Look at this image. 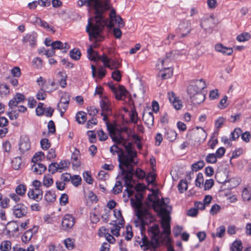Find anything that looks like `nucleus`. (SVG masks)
Here are the masks:
<instances>
[{"label": "nucleus", "instance_id": "f8f14e48", "mask_svg": "<svg viewBox=\"0 0 251 251\" xmlns=\"http://www.w3.org/2000/svg\"><path fill=\"white\" fill-rule=\"evenodd\" d=\"M37 34L35 32L26 34L24 36L22 42L24 44L29 43V46L34 47L36 45Z\"/></svg>", "mask_w": 251, "mask_h": 251}, {"label": "nucleus", "instance_id": "72a5a7b5", "mask_svg": "<svg viewBox=\"0 0 251 251\" xmlns=\"http://www.w3.org/2000/svg\"><path fill=\"white\" fill-rule=\"evenodd\" d=\"M70 55L72 59L77 60L80 57L81 52L79 50L75 48L70 51Z\"/></svg>", "mask_w": 251, "mask_h": 251}, {"label": "nucleus", "instance_id": "c85d7f7f", "mask_svg": "<svg viewBox=\"0 0 251 251\" xmlns=\"http://www.w3.org/2000/svg\"><path fill=\"white\" fill-rule=\"evenodd\" d=\"M176 136L177 133L175 130L169 129L166 130L164 138L169 141L173 142L176 140Z\"/></svg>", "mask_w": 251, "mask_h": 251}, {"label": "nucleus", "instance_id": "6e6552de", "mask_svg": "<svg viewBox=\"0 0 251 251\" xmlns=\"http://www.w3.org/2000/svg\"><path fill=\"white\" fill-rule=\"evenodd\" d=\"M75 222V218L72 215L65 214L62 220L61 229L65 231H68L72 228Z\"/></svg>", "mask_w": 251, "mask_h": 251}, {"label": "nucleus", "instance_id": "a211bd4d", "mask_svg": "<svg viewBox=\"0 0 251 251\" xmlns=\"http://www.w3.org/2000/svg\"><path fill=\"white\" fill-rule=\"evenodd\" d=\"M214 48L216 51L221 53L224 55H230L233 53L232 48L226 47L220 43L216 44L215 45Z\"/></svg>", "mask_w": 251, "mask_h": 251}, {"label": "nucleus", "instance_id": "473e14b6", "mask_svg": "<svg viewBox=\"0 0 251 251\" xmlns=\"http://www.w3.org/2000/svg\"><path fill=\"white\" fill-rule=\"evenodd\" d=\"M242 244L241 241H235L230 247L231 251H242Z\"/></svg>", "mask_w": 251, "mask_h": 251}, {"label": "nucleus", "instance_id": "393cba45", "mask_svg": "<svg viewBox=\"0 0 251 251\" xmlns=\"http://www.w3.org/2000/svg\"><path fill=\"white\" fill-rule=\"evenodd\" d=\"M87 55L90 60L93 61H96V60H100V58L101 57L96 51L93 50L92 46H90L87 49Z\"/></svg>", "mask_w": 251, "mask_h": 251}, {"label": "nucleus", "instance_id": "f257e3e1", "mask_svg": "<svg viewBox=\"0 0 251 251\" xmlns=\"http://www.w3.org/2000/svg\"><path fill=\"white\" fill-rule=\"evenodd\" d=\"M148 198L150 201L153 202L154 210L161 216V224L163 231L160 232L158 225H154L148 229L150 240L146 236H143L139 241H136L144 251L157 247L163 242L164 239H167L171 233L169 214L171 207L168 204L169 202V199H162L160 200L157 196L151 195H149Z\"/></svg>", "mask_w": 251, "mask_h": 251}, {"label": "nucleus", "instance_id": "4d7b16f0", "mask_svg": "<svg viewBox=\"0 0 251 251\" xmlns=\"http://www.w3.org/2000/svg\"><path fill=\"white\" fill-rule=\"evenodd\" d=\"M114 216H115V217L117 219L120 220V221L119 222V224L121 226H123L124 220L122 216V213H121V211L117 210L115 209L114 210Z\"/></svg>", "mask_w": 251, "mask_h": 251}, {"label": "nucleus", "instance_id": "e2e57ef3", "mask_svg": "<svg viewBox=\"0 0 251 251\" xmlns=\"http://www.w3.org/2000/svg\"><path fill=\"white\" fill-rule=\"evenodd\" d=\"M49 171L51 172L52 174L55 173L57 171H59L58 169V163L54 162L50 164L48 168Z\"/></svg>", "mask_w": 251, "mask_h": 251}, {"label": "nucleus", "instance_id": "dca6fc26", "mask_svg": "<svg viewBox=\"0 0 251 251\" xmlns=\"http://www.w3.org/2000/svg\"><path fill=\"white\" fill-rule=\"evenodd\" d=\"M200 25L205 32L210 33L213 26V20L211 18L203 19Z\"/></svg>", "mask_w": 251, "mask_h": 251}, {"label": "nucleus", "instance_id": "ea45409f", "mask_svg": "<svg viewBox=\"0 0 251 251\" xmlns=\"http://www.w3.org/2000/svg\"><path fill=\"white\" fill-rule=\"evenodd\" d=\"M123 186L121 181H117L112 189V192L114 194H118L122 191Z\"/></svg>", "mask_w": 251, "mask_h": 251}, {"label": "nucleus", "instance_id": "bb28decb", "mask_svg": "<svg viewBox=\"0 0 251 251\" xmlns=\"http://www.w3.org/2000/svg\"><path fill=\"white\" fill-rule=\"evenodd\" d=\"M53 89H49V88H41L36 94V98L38 100H44L47 97L46 92H51Z\"/></svg>", "mask_w": 251, "mask_h": 251}, {"label": "nucleus", "instance_id": "3c124183", "mask_svg": "<svg viewBox=\"0 0 251 251\" xmlns=\"http://www.w3.org/2000/svg\"><path fill=\"white\" fill-rule=\"evenodd\" d=\"M133 237V233L132 231V227L130 225H127L126 227V235L125 239L127 241H129Z\"/></svg>", "mask_w": 251, "mask_h": 251}, {"label": "nucleus", "instance_id": "338daca9", "mask_svg": "<svg viewBox=\"0 0 251 251\" xmlns=\"http://www.w3.org/2000/svg\"><path fill=\"white\" fill-rule=\"evenodd\" d=\"M226 231L225 227L224 226H220L217 229L216 236L221 238L224 236Z\"/></svg>", "mask_w": 251, "mask_h": 251}, {"label": "nucleus", "instance_id": "864d4df0", "mask_svg": "<svg viewBox=\"0 0 251 251\" xmlns=\"http://www.w3.org/2000/svg\"><path fill=\"white\" fill-rule=\"evenodd\" d=\"M71 181L74 186H78L81 183V178L79 176L75 175L72 176Z\"/></svg>", "mask_w": 251, "mask_h": 251}, {"label": "nucleus", "instance_id": "4be33fe9", "mask_svg": "<svg viewBox=\"0 0 251 251\" xmlns=\"http://www.w3.org/2000/svg\"><path fill=\"white\" fill-rule=\"evenodd\" d=\"M189 97L194 104H199L202 102L205 99V96L201 92L194 95V96H189Z\"/></svg>", "mask_w": 251, "mask_h": 251}, {"label": "nucleus", "instance_id": "774afa93", "mask_svg": "<svg viewBox=\"0 0 251 251\" xmlns=\"http://www.w3.org/2000/svg\"><path fill=\"white\" fill-rule=\"evenodd\" d=\"M221 206L217 204H215L211 207L210 213L211 215H214L219 212Z\"/></svg>", "mask_w": 251, "mask_h": 251}, {"label": "nucleus", "instance_id": "8fccbe9b", "mask_svg": "<svg viewBox=\"0 0 251 251\" xmlns=\"http://www.w3.org/2000/svg\"><path fill=\"white\" fill-rule=\"evenodd\" d=\"M53 183V180L51 176H45L43 179V184L44 186L48 187L51 186Z\"/></svg>", "mask_w": 251, "mask_h": 251}, {"label": "nucleus", "instance_id": "aec40b11", "mask_svg": "<svg viewBox=\"0 0 251 251\" xmlns=\"http://www.w3.org/2000/svg\"><path fill=\"white\" fill-rule=\"evenodd\" d=\"M117 100H121L126 96L127 91L123 86L120 85L113 92Z\"/></svg>", "mask_w": 251, "mask_h": 251}, {"label": "nucleus", "instance_id": "5701e85b", "mask_svg": "<svg viewBox=\"0 0 251 251\" xmlns=\"http://www.w3.org/2000/svg\"><path fill=\"white\" fill-rule=\"evenodd\" d=\"M162 79H165L171 77L173 75V70L170 66H166L162 70L160 71L158 75Z\"/></svg>", "mask_w": 251, "mask_h": 251}, {"label": "nucleus", "instance_id": "b1692460", "mask_svg": "<svg viewBox=\"0 0 251 251\" xmlns=\"http://www.w3.org/2000/svg\"><path fill=\"white\" fill-rule=\"evenodd\" d=\"M6 230L9 234H14L19 230V226L16 222H11L8 224Z\"/></svg>", "mask_w": 251, "mask_h": 251}, {"label": "nucleus", "instance_id": "09e8293b", "mask_svg": "<svg viewBox=\"0 0 251 251\" xmlns=\"http://www.w3.org/2000/svg\"><path fill=\"white\" fill-rule=\"evenodd\" d=\"M130 121L133 123H137L138 120V114L134 108H132L131 111L130 115Z\"/></svg>", "mask_w": 251, "mask_h": 251}, {"label": "nucleus", "instance_id": "f704fd0d", "mask_svg": "<svg viewBox=\"0 0 251 251\" xmlns=\"http://www.w3.org/2000/svg\"><path fill=\"white\" fill-rule=\"evenodd\" d=\"M241 133L242 130L240 128H235L234 131L230 133V140H236L239 137V136L241 134Z\"/></svg>", "mask_w": 251, "mask_h": 251}, {"label": "nucleus", "instance_id": "39448f33", "mask_svg": "<svg viewBox=\"0 0 251 251\" xmlns=\"http://www.w3.org/2000/svg\"><path fill=\"white\" fill-rule=\"evenodd\" d=\"M133 175V174L131 176V180H130V183H129L130 186L129 187L130 188H129V189H127V186L126 184V181L124 180V179L123 178L124 176H123L122 179L124 181L125 186H126V191L127 192L128 197H130V196H131L134 193V191L136 190L137 192L136 194L135 195L136 200H134V202H135V201H137V198L138 197L139 198L138 195H140L141 196V197L140 199V201L141 202V205H142L141 200H142L143 197H142V195H141V194L140 193V191L144 190L145 189V187H144V186H143V185H142L141 184H138L137 185H136L135 186V187H134V184L135 183V182L132 179ZM121 176H122L120 175V176L119 177H120Z\"/></svg>", "mask_w": 251, "mask_h": 251}, {"label": "nucleus", "instance_id": "9d476101", "mask_svg": "<svg viewBox=\"0 0 251 251\" xmlns=\"http://www.w3.org/2000/svg\"><path fill=\"white\" fill-rule=\"evenodd\" d=\"M174 51L170 52L166 54L165 58H162L158 60L156 65V67L159 71L162 70L164 68H166V66H170V63H171V59L174 58L172 56V54Z\"/></svg>", "mask_w": 251, "mask_h": 251}, {"label": "nucleus", "instance_id": "cd10ccee", "mask_svg": "<svg viewBox=\"0 0 251 251\" xmlns=\"http://www.w3.org/2000/svg\"><path fill=\"white\" fill-rule=\"evenodd\" d=\"M197 128L198 129H200L196 133L197 136L196 139L198 140V141L200 142L204 141L207 137V133L206 131L202 127H197Z\"/></svg>", "mask_w": 251, "mask_h": 251}, {"label": "nucleus", "instance_id": "603ef678", "mask_svg": "<svg viewBox=\"0 0 251 251\" xmlns=\"http://www.w3.org/2000/svg\"><path fill=\"white\" fill-rule=\"evenodd\" d=\"M58 76L61 77V79L60 81V85L62 88H64L66 87L67 85L66 78L67 77V75L65 73L62 72H59L58 74Z\"/></svg>", "mask_w": 251, "mask_h": 251}, {"label": "nucleus", "instance_id": "69168bd1", "mask_svg": "<svg viewBox=\"0 0 251 251\" xmlns=\"http://www.w3.org/2000/svg\"><path fill=\"white\" fill-rule=\"evenodd\" d=\"M11 72L14 77H19L21 75V69L19 67H14L11 70Z\"/></svg>", "mask_w": 251, "mask_h": 251}, {"label": "nucleus", "instance_id": "4c0bfd02", "mask_svg": "<svg viewBox=\"0 0 251 251\" xmlns=\"http://www.w3.org/2000/svg\"><path fill=\"white\" fill-rule=\"evenodd\" d=\"M26 190V186L25 185L21 184L17 186L15 189V191L18 195L23 196L25 194Z\"/></svg>", "mask_w": 251, "mask_h": 251}, {"label": "nucleus", "instance_id": "9b49d317", "mask_svg": "<svg viewBox=\"0 0 251 251\" xmlns=\"http://www.w3.org/2000/svg\"><path fill=\"white\" fill-rule=\"evenodd\" d=\"M27 207L23 204H18L13 207V214L17 218H21L26 215Z\"/></svg>", "mask_w": 251, "mask_h": 251}, {"label": "nucleus", "instance_id": "0eeeda50", "mask_svg": "<svg viewBox=\"0 0 251 251\" xmlns=\"http://www.w3.org/2000/svg\"><path fill=\"white\" fill-rule=\"evenodd\" d=\"M192 30L190 20L184 19L180 22L178 25V30L181 37H184L188 36Z\"/></svg>", "mask_w": 251, "mask_h": 251}, {"label": "nucleus", "instance_id": "2eb2a0df", "mask_svg": "<svg viewBox=\"0 0 251 251\" xmlns=\"http://www.w3.org/2000/svg\"><path fill=\"white\" fill-rule=\"evenodd\" d=\"M100 106L102 110L101 115H104L105 113L111 114V103L107 98L102 99L100 102Z\"/></svg>", "mask_w": 251, "mask_h": 251}, {"label": "nucleus", "instance_id": "a878e982", "mask_svg": "<svg viewBox=\"0 0 251 251\" xmlns=\"http://www.w3.org/2000/svg\"><path fill=\"white\" fill-rule=\"evenodd\" d=\"M32 166V170L36 174L40 175L46 170V167L41 163L34 162Z\"/></svg>", "mask_w": 251, "mask_h": 251}, {"label": "nucleus", "instance_id": "5fc2aeb1", "mask_svg": "<svg viewBox=\"0 0 251 251\" xmlns=\"http://www.w3.org/2000/svg\"><path fill=\"white\" fill-rule=\"evenodd\" d=\"M250 38V35L248 33H244L237 37V40L240 42L248 41Z\"/></svg>", "mask_w": 251, "mask_h": 251}, {"label": "nucleus", "instance_id": "37998d69", "mask_svg": "<svg viewBox=\"0 0 251 251\" xmlns=\"http://www.w3.org/2000/svg\"><path fill=\"white\" fill-rule=\"evenodd\" d=\"M188 184L186 180H181L178 184V189L180 193H183L187 190Z\"/></svg>", "mask_w": 251, "mask_h": 251}, {"label": "nucleus", "instance_id": "052dcab7", "mask_svg": "<svg viewBox=\"0 0 251 251\" xmlns=\"http://www.w3.org/2000/svg\"><path fill=\"white\" fill-rule=\"evenodd\" d=\"M68 104L67 103H58L57 105L58 109L61 113V115L62 116L66 111V109L68 107Z\"/></svg>", "mask_w": 251, "mask_h": 251}, {"label": "nucleus", "instance_id": "6e6d98bb", "mask_svg": "<svg viewBox=\"0 0 251 251\" xmlns=\"http://www.w3.org/2000/svg\"><path fill=\"white\" fill-rule=\"evenodd\" d=\"M40 144L42 149L44 150H47L50 146L49 140L46 138L42 139L40 141Z\"/></svg>", "mask_w": 251, "mask_h": 251}, {"label": "nucleus", "instance_id": "e433bc0d", "mask_svg": "<svg viewBox=\"0 0 251 251\" xmlns=\"http://www.w3.org/2000/svg\"><path fill=\"white\" fill-rule=\"evenodd\" d=\"M90 218L92 223H97L100 221L99 212L94 210L90 213Z\"/></svg>", "mask_w": 251, "mask_h": 251}, {"label": "nucleus", "instance_id": "79ce46f5", "mask_svg": "<svg viewBox=\"0 0 251 251\" xmlns=\"http://www.w3.org/2000/svg\"><path fill=\"white\" fill-rule=\"evenodd\" d=\"M38 25L47 29L48 31H51L53 33L55 32L53 27L50 26L46 22L43 21L41 19L39 21Z\"/></svg>", "mask_w": 251, "mask_h": 251}, {"label": "nucleus", "instance_id": "6ab92c4d", "mask_svg": "<svg viewBox=\"0 0 251 251\" xmlns=\"http://www.w3.org/2000/svg\"><path fill=\"white\" fill-rule=\"evenodd\" d=\"M168 97L170 101L176 109L179 110L181 108L182 106L181 101L175 97L173 92L169 93Z\"/></svg>", "mask_w": 251, "mask_h": 251}, {"label": "nucleus", "instance_id": "bf43d9fd", "mask_svg": "<svg viewBox=\"0 0 251 251\" xmlns=\"http://www.w3.org/2000/svg\"><path fill=\"white\" fill-rule=\"evenodd\" d=\"M32 64L36 68H41L42 67V60L39 57H36L33 59Z\"/></svg>", "mask_w": 251, "mask_h": 251}, {"label": "nucleus", "instance_id": "58836bf2", "mask_svg": "<svg viewBox=\"0 0 251 251\" xmlns=\"http://www.w3.org/2000/svg\"><path fill=\"white\" fill-rule=\"evenodd\" d=\"M242 197L244 201H250L251 199V190L245 188L242 191Z\"/></svg>", "mask_w": 251, "mask_h": 251}, {"label": "nucleus", "instance_id": "f03ea898", "mask_svg": "<svg viewBox=\"0 0 251 251\" xmlns=\"http://www.w3.org/2000/svg\"><path fill=\"white\" fill-rule=\"evenodd\" d=\"M77 4L81 7L86 5L90 10L94 11L95 16L89 18L86 31L88 33L89 40L95 39L101 41L103 37L101 33L107 24V20L103 16V12L110 8L108 0H78Z\"/></svg>", "mask_w": 251, "mask_h": 251}, {"label": "nucleus", "instance_id": "680f3d73", "mask_svg": "<svg viewBox=\"0 0 251 251\" xmlns=\"http://www.w3.org/2000/svg\"><path fill=\"white\" fill-rule=\"evenodd\" d=\"M240 135L243 141L246 143L249 142L251 138V134L250 132L246 131L244 133L242 132Z\"/></svg>", "mask_w": 251, "mask_h": 251}, {"label": "nucleus", "instance_id": "c9c22d12", "mask_svg": "<svg viewBox=\"0 0 251 251\" xmlns=\"http://www.w3.org/2000/svg\"><path fill=\"white\" fill-rule=\"evenodd\" d=\"M123 226L117 224H113L112 227L110 229L111 233L114 236L118 237L120 236V230L121 228Z\"/></svg>", "mask_w": 251, "mask_h": 251}, {"label": "nucleus", "instance_id": "7c9ffc66", "mask_svg": "<svg viewBox=\"0 0 251 251\" xmlns=\"http://www.w3.org/2000/svg\"><path fill=\"white\" fill-rule=\"evenodd\" d=\"M12 249V243L9 240H4L0 244V251H10Z\"/></svg>", "mask_w": 251, "mask_h": 251}, {"label": "nucleus", "instance_id": "412c9836", "mask_svg": "<svg viewBox=\"0 0 251 251\" xmlns=\"http://www.w3.org/2000/svg\"><path fill=\"white\" fill-rule=\"evenodd\" d=\"M142 119L145 123L149 127L153 126L154 123V116L152 112H144L143 114Z\"/></svg>", "mask_w": 251, "mask_h": 251}, {"label": "nucleus", "instance_id": "423d86ee", "mask_svg": "<svg viewBox=\"0 0 251 251\" xmlns=\"http://www.w3.org/2000/svg\"><path fill=\"white\" fill-rule=\"evenodd\" d=\"M206 87L205 81L203 79L193 80L188 87V95L189 96H194V95L201 92Z\"/></svg>", "mask_w": 251, "mask_h": 251}, {"label": "nucleus", "instance_id": "49530a36", "mask_svg": "<svg viewBox=\"0 0 251 251\" xmlns=\"http://www.w3.org/2000/svg\"><path fill=\"white\" fill-rule=\"evenodd\" d=\"M215 153H209L205 158V160L208 163H215L217 160Z\"/></svg>", "mask_w": 251, "mask_h": 251}, {"label": "nucleus", "instance_id": "20e7f679", "mask_svg": "<svg viewBox=\"0 0 251 251\" xmlns=\"http://www.w3.org/2000/svg\"><path fill=\"white\" fill-rule=\"evenodd\" d=\"M137 201L134 202V199H130L131 205L135 208V211L137 219L134 221V224L136 227H138L142 232L145 229V226L151 223L154 220V218L151 214L149 209L144 208L141 205L140 199V195H138Z\"/></svg>", "mask_w": 251, "mask_h": 251}, {"label": "nucleus", "instance_id": "0e129e2a", "mask_svg": "<svg viewBox=\"0 0 251 251\" xmlns=\"http://www.w3.org/2000/svg\"><path fill=\"white\" fill-rule=\"evenodd\" d=\"M203 182V175L201 173H199L197 175V178L195 181L196 185L201 187Z\"/></svg>", "mask_w": 251, "mask_h": 251}, {"label": "nucleus", "instance_id": "4468645a", "mask_svg": "<svg viewBox=\"0 0 251 251\" xmlns=\"http://www.w3.org/2000/svg\"><path fill=\"white\" fill-rule=\"evenodd\" d=\"M38 230V226H34L31 229L26 230L22 237V240L25 243H28L34 234L36 233Z\"/></svg>", "mask_w": 251, "mask_h": 251}, {"label": "nucleus", "instance_id": "c756f323", "mask_svg": "<svg viewBox=\"0 0 251 251\" xmlns=\"http://www.w3.org/2000/svg\"><path fill=\"white\" fill-rule=\"evenodd\" d=\"M110 18L112 21L115 20V23L118 24L119 27H123L125 25V23L123 19L120 16H116L115 12L112 11L110 13Z\"/></svg>", "mask_w": 251, "mask_h": 251}, {"label": "nucleus", "instance_id": "de8ad7c7", "mask_svg": "<svg viewBox=\"0 0 251 251\" xmlns=\"http://www.w3.org/2000/svg\"><path fill=\"white\" fill-rule=\"evenodd\" d=\"M45 155L43 152L38 151L34 154L33 157L32 158V161L33 162H37L39 160H41L43 158H44Z\"/></svg>", "mask_w": 251, "mask_h": 251}, {"label": "nucleus", "instance_id": "a19ab883", "mask_svg": "<svg viewBox=\"0 0 251 251\" xmlns=\"http://www.w3.org/2000/svg\"><path fill=\"white\" fill-rule=\"evenodd\" d=\"M45 199L47 201L49 202H52L56 199L55 195L50 191H48L45 194Z\"/></svg>", "mask_w": 251, "mask_h": 251}, {"label": "nucleus", "instance_id": "7ed1b4c3", "mask_svg": "<svg viewBox=\"0 0 251 251\" xmlns=\"http://www.w3.org/2000/svg\"><path fill=\"white\" fill-rule=\"evenodd\" d=\"M107 128L112 141L118 144L122 145L127 153V154H124L123 151L122 158L121 154L118 155L119 167L121 171L118 176H120V175L124 176L123 178L126 181L127 189H129L131 176L133 172H134L133 166L136 164L133 158L136 156V152L134 150L132 143L128 142L127 143L126 140L123 138L121 134H116L117 128L115 126L107 123Z\"/></svg>", "mask_w": 251, "mask_h": 251}, {"label": "nucleus", "instance_id": "f3484780", "mask_svg": "<svg viewBox=\"0 0 251 251\" xmlns=\"http://www.w3.org/2000/svg\"><path fill=\"white\" fill-rule=\"evenodd\" d=\"M27 195L30 199L38 201L42 199L43 191L40 189H30Z\"/></svg>", "mask_w": 251, "mask_h": 251}, {"label": "nucleus", "instance_id": "ddd939ff", "mask_svg": "<svg viewBox=\"0 0 251 251\" xmlns=\"http://www.w3.org/2000/svg\"><path fill=\"white\" fill-rule=\"evenodd\" d=\"M30 149V143L27 136H24L21 138L19 143V150L22 153L28 151Z\"/></svg>", "mask_w": 251, "mask_h": 251}, {"label": "nucleus", "instance_id": "13d9d810", "mask_svg": "<svg viewBox=\"0 0 251 251\" xmlns=\"http://www.w3.org/2000/svg\"><path fill=\"white\" fill-rule=\"evenodd\" d=\"M12 163L14 169L19 170L21 164V159L19 157L15 158L12 160Z\"/></svg>", "mask_w": 251, "mask_h": 251}, {"label": "nucleus", "instance_id": "2f4dec72", "mask_svg": "<svg viewBox=\"0 0 251 251\" xmlns=\"http://www.w3.org/2000/svg\"><path fill=\"white\" fill-rule=\"evenodd\" d=\"M86 113L83 111L78 112L76 115V120L79 124H83L86 121Z\"/></svg>", "mask_w": 251, "mask_h": 251}, {"label": "nucleus", "instance_id": "1a4fd4ad", "mask_svg": "<svg viewBox=\"0 0 251 251\" xmlns=\"http://www.w3.org/2000/svg\"><path fill=\"white\" fill-rule=\"evenodd\" d=\"M100 58L103 62L104 66L111 70L117 69L120 66V63L118 61L109 58L105 54L101 55V57Z\"/></svg>", "mask_w": 251, "mask_h": 251}, {"label": "nucleus", "instance_id": "a18cd8bd", "mask_svg": "<svg viewBox=\"0 0 251 251\" xmlns=\"http://www.w3.org/2000/svg\"><path fill=\"white\" fill-rule=\"evenodd\" d=\"M64 243L67 249L72 250L75 247L74 241L73 239L68 238L64 241Z\"/></svg>", "mask_w": 251, "mask_h": 251}, {"label": "nucleus", "instance_id": "c03bdc74", "mask_svg": "<svg viewBox=\"0 0 251 251\" xmlns=\"http://www.w3.org/2000/svg\"><path fill=\"white\" fill-rule=\"evenodd\" d=\"M204 166V162L203 161H199L192 165V169L193 171L197 172L202 169Z\"/></svg>", "mask_w": 251, "mask_h": 251}]
</instances>
